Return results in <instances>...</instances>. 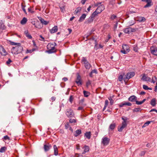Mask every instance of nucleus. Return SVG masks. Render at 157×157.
Masks as SVG:
<instances>
[{
	"label": "nucleus",
	"instance_id": "nucleus-1",
	"mask_svg": "<svg viewBox=\"0 0 157 157\" xmlns=\"http://www.w3.org/2000/svg\"><path fill=\"white\" fill-rule=\"evenodd\" d=\"M23 49V47L21 45V43H18V45L13 47L11 49V52L14 54H17L21 52Z\"/></svg>",
	"mask_w": 157,
	"mask_h": 157
},
{
	"label": "nucleus",
	"instance_id": "nucleus-2",
	"mask_svg": "<svg viewBox=\"0 0 157 157\" xmlns=\"http://www.w3.org/2000/svg\"><path fill=\"white\" fill-rule=\"evenodd\" d=\"M56 45V44L55 43H49L47 45V48L48 50L47 52L49 54L56 52V51L55 47Z\"/></svg>",
	"mask_w": 157,
	"mask_h": 157
},
{
	"label": "nucleus",
	"instance_id": "nucleus-3",
	"mask_svg": "<svg viewBox=\"0 0 157 157\" xmlns=\"http://www.w3.org/2000/svg\"><path fill=\"white\" fill-rule=\"evenodd\" d=\"M121 119L123 120V121L121 123V126H119L118 127V131L120 132H122L123 130L127 126L126 123L127 118L125 119L123 117H122Z\"/></svg>",
	"mask_w": 157,
	"mask_h": 157
},
{
	"label": "nucleus",
	"instance_id": "nucleus-4",
	"mask_svg": "<svg viewBox=\"0 0 157 157\" xmlns=\"http://www.w3.org/2000/svg\"><path fill=\"white\" fill-rule=\"evenodd\" d=\"M81 62H84V66L86 69H89L91 67V64L87 61L86 57H83Z\"/></svg>",
	"mask_w": 157,
	"mask_h": 157
},
{
	"label": "nucleus",
	"instance_id": "nucleus-5",
	"mask_svg": "<svg viewBox=\"0 0 157 157\" xmlns=\"http://www.w3.org/2000/svg\"><path fill=\"white\" fill-rule=\"evenodd\" d=\"M135 75V73L133 72H131L127 73L125 77L123 78L125 82L128 81L129 79L133 77Z\"/></svg>",
	"mask_w": 157,
	"mask_h": 157
},
{
	"label": "nucleus",
	"instance_id": "nucleus-6",
	"mask_svg": "<svg viewBox=\"0 0 157 157\" xmlns=\"http://www.w3.org/2000/svg\"><path fill=\"white\" fill-rule=\"evenodd\" d=\"M122 49L121 51V52L124 54H126L129 51V46L127 44H123Z\"/></svg>",
	"mask_w": 157,
	"mask_h": 157
},
{
	"label": "nucleus",
	"instance_id": "nucleus-7",
	"mask_svg": "<svg viewBox=\"0 0 157 157\" xmlns=\"http://www.w3.org/2000/svg\"><path fill=\"white\" fill-rule=\"evenodd\" d=\"M66 114L69 118L74 117L75 115L73 110L71 109L66 110Z\"/></svg>",
	"mask_w": 157,
	"mask_h": 157
},
{
	"label": "nucleus",
	"instance_id": "nucleus-8",
	"mask_svg": "<svg viewBox=\"0 0 157 157\" xmlns=\"http://www.w3.org/2000/svg\"><path fill=\"white\" fill-rule=\"evenodd\" d=\"M141 80L144 81H147V82H150L151 81V78L150 77H148L147 75L145 74L143 75Z\"/></svg>",
	"mask_w": 157,
	"mask_h": 157
},
{
	"label": "nucleus",
	"instance_id": "nucleus-9",
	"mask_svg": "<svg viewBox=\"0 0 157 157\" xmlns=\"http://www.w3.org/2000/svg\"><path fill=\"white\" fill-rule=\"evenodd\" d=\"M109 138L105 137L102 139V143L104 145H107L109 144Z\"/></svg>",
	"mask_w": 157,
	"mask_h": 157
},
{
	"label": "nucleus",
	"instance_id": "nucleus-10",
	"mask_svg": "<svg viewBox=\"0 0 157 157\" xmlns=\"http://www.w3.org/2000/svg\"><path fill=\"white\" fill-rule=\"evenodd\" d=\"M150 51L151 54L155 56H157V48L151 47L150 48Z\"/></svg>",
	"mask_w": 157,
	"mask_h": 157
},
{
	"label": "nucleus",
	"instance_id": "nucleus-11",
	"mask_svg": "<svg viewBox=\"0 0 157 157\" xmlns=\"http://www.w3.org/2000/svg\"><path fill=\"white\" fill-rule=\"evenodd\" d=\"M105 9L104 6L103 5H101L99 6L96 9V11L98 13H100Z\"/></svg>",
	"mask_w": 157,
	"mask_h": 157
},
{
	"label": "nucleus",
	"instance_id": "nucleus-12",
	"mask_svg": "<svg viewBox=\"0 0 157 157\" xmlns=\"http://www.w3.org/2000/svg\"><path fill=\"white\" fill-rule=\"evenodd\" d=\"M75 82L78 86L82 85V82L81 81V78L79 75H77Z\"/></svg>",
	"mask_w": 157,
	"mask_h": 157
},
{
	"label": "nucleus",
	"instance_id": "nucleus-13",
	"mask_svg": "<svg viewBox=\"0 0 157 157\" xmlns=\"http://www.w3.org/2000/svg\"><path fill=\"white\" fill-rule=\"evenodd\" d=\"M137 99V98L135 95L131 96L128 98V101L132 102H136Z\"/></svg>",
	"mask_w": 157,
	"mask_h": 157
},
{
	"label": "nucleus",
	"instance_id": "nucleus-14",
	"mask_svg": "<svg viewBox=\"0 0 157 157\" xmlns=\"http://www.w3.org/2000/svg\"><path fill=\"white\" fill-rule=\"evenodd\" d=\"M0 53L3 56H6L7 54V52L2 46H0Z\"/></svg>",
	"mask_w": 157,
	"mask_h": 157
},
{
	"label": "nucleus",
	"instance_id": "nucleus-15",
	"mask_svg": "<svg viewBox=\"0 0 157 157\" xmlns=\"http://www.w3.org/2000/svg\"><path fill=\"white\" fill-rule=\"evenodd\" d=\"M52 146L49 144H48V145L44 144V151L46 152L48 151L52 148Z\"/></svg>",
	"mask_w": 157,
	"mask_h": 157
},
{
	"label": "nucleus",
	"instance_id": "nucleus-16",
	"mask_svg": "<svg viewBox=\"0 0 157 157\" xmlns=\"http://www.w3.org/2000/svg\"><path fill=\"white\" fill-rule=\"evenodd\" d=\"M58 30V27L57 26H55L52 28V29L50 30V32L51 33H54L56 32Z\"/></svg>",
	"mask_w": 157,
	"mask_h": 157
},
{
	"label": "nucleus",
	"instance_id": "nucleus-17",
	"mask_svg": "<svg viewBox=\"0 0 157 157\" xmlns=\"http://www.w3.org/2000/svg\"><path fill=\"white\" fill-rule=\"evenodd\" d=\"M91 133L90 132H86L84 134V136L88 139H90L91 138Z\"/></svg>",
	"mask_w": 157,
	"mask_h": 157
},
{
	"label": "nucleus",
	"instance_id": "nucleus-18",
	"mask_svg": "<svg viewBox=\"0 0 157 157\" xmlns=\"http://www.w3.org/2000/svg\"><path fill=\"white\" fill-rule=\"evenodd\" d=\"M94 18L91 16L85 22V23L86 24H89L92 22L94 20Z\"/></svg>",
	"mask_w": 157,
	"mask_h": 157
},
{
	"label": "nucleus",
	"instance_id": "nucleus-19",
	"mask_svg": "<svg viewBox=\"0 0 157 157\" xmlns=\"http://www.w3.org/2000/svg\"><path fill=\"white\" fill-rule=\"evenodd\" d=\"M83 148L84 149V151L82 152V154H84L85 153L89 151V147L86 145H85Z\"/></svg>",
	"mask_w": 157,
	"mask_h": 157
},
{
	"label": "nucleus",
	"instance_id": "nucleus-20",
	"mask_svg": "<svg viewBox=\"0 0 157 157\" xmlns=\"http://www.w3.org/2000/svg\"><path fill=\"white\" fill-rule=\"evenodd\" d=\"M53 148L54 150V155L56 156L58 155V149L56 145H54Z\"/></svg>",
	"mask_w": 157,
	"mask_h": 157
},
{
	"label": "nucleus",
	"instance_id": "nucleus-21",
	"mask_svg": "<svg viewBox=\"0 0 157 157\" xmlns=\"http://www.w3.org/2000/svg\"><path fill=\"white\" fill-rule=\"evenodd\" d=\"M86 14L85 13L83 14L80 17L79 20H78L79 21L82 22V21L85 18Z\"/></svg>",
	"mask_w": 157,
	"mask_h": 157
},
{
	"label": "nucleus",
	"instance_id": "nucleus-22",
	"mask_svg": "<svg viewBox=\"0 0 157 157\" xmlns=\"http://www.w3.org/2000/svg\"><path fill=\"white\" fill-rule=\"evenodd\" d=\"M81 129H77L75 131L74 135L75 137H77L81 133Z\"/></svg>",
	"mask_w": 157,
	"mask_h": 157
},
{
	"label": "nucleus",
	"instance_id": "nucleus-23",
	"mask_svg": "<svg viewBox=\"0 0 157 157\" xmlns=\"http://www.w3.org/2000/svg\"><path fill=\"white\" fill-rule=\"evenodd\" d=\"M26 36L29 39H31L32 38V36L29 33L28 30H26L24 32Z\"/></svg>",
	"mask_w": 157,
	"mask_h": 157
},
{
	"label": "nucleus",
	"instance_id": "nucleus-24",
	"mask_svg": "<svg viewBox=\"0 0 157 157\" xmlns=\"http://www.w3.org/2000/svg\"><path fill=\"white\" fill-rule=\"evenodd\" d=\"M150 104L153 106H155L156 105V99L155 98H153L151 100L150 102Z\"/></svg>",
	"mask_w": 157,
	"mask_h": 157
},
{
	"label": "nucleus",
	"instance_id": "nucleus-25",
	"mask_svg": "<svg viewBox=\"0 0 157 157\" xmlns=\"http://www.w3.org/2000/svg\"><path fill=\"white\" fill-rule=\"evenodd\" d=\"M130 27L124 29V32L126 33L129 34L131 33Z\"/></svg>",
	"mask_w": 157,
	"mask_h": 157
},
{
	"label": "nucleus",
	"instance_id": "nucleus-26",
	"mask_svg": "<svg viewBox=\"0 0 157 157\" xmlns=\"http://www.w3.org/2000/svg\"><path fill=\"white\" fill-rule=\"evenodd\" d=\"M151 1L150 0L147 3V4L144 6V7L145 8L148 7H150L151 5Z\"/></svg>",
	"mask_w": 157,
	"mask_h": 157
},
{
	"label": "nucleus",
	"instance_id": "nucleus-27",
	"mask_svg": "<svg viewBox=\"0 0 157 157\" xmlns=\"http://www.w3.org/2000/svg\"><path fill=\"white\" fill-rule=\"evenodd\" d=\"M41 23H40L39 21L36 22L35 23V27L38 28L39 29L41 28V26L40 25Z\"/></svg>",
	"mask_w": 157,
	"mask_h": 157
},
{
	"label": "nucleus",
	"instance_id": "nucleus-28",
	"mask_svg": "<svg viewBox=\"0 0 157 157\" xmlns=\"http://www.w3.org/2000/svg\"><path fill=\"white\" fill-rule=\"evenodd\" d=\"M27 21V18L24 17L21 21V23L22 25H24L26 24Z\"/></svg>",
	"mask_w": 157,
	"mask_h": 157
},
{
	"label": "nucleus",
	"instance_id": "nucleus-29",
	"mask_svg": "<svg viewBox=\"0 0 157 157\" xmlns=\"http://www.w3.org/2000/svg\"><path fill=\"white\" fill-rule=\"evenodd\" d=\"M82 10V8L81 7H78L77 8L75 11V14H77L78 12H80Z\"/></svg>",
	"mask_w": 157,
	"mask_h": 157
},
{
	"label": "nucleus",
	"instance_id": "nucleus-30",
	"mask_svg": "<svg viewBox=\"0 0 157 157\" xmlns=\"http://www.w3.org/2000/svg\"><path fill=\"white\" fill-rule=\"evenodd\" d=\"M116 126V124L115 123H113L111 124L109 127V128L111 130H113L115 128Z\"/></svg>",
	"mask_w": 157,
	"mask_h": 157
},
{
	"label": "nucleus",
	"instance_id": "nucleus-31",
	"mask_svg": "<svg viewBox=\"0 0 157 157\" xmlns=\"http://www.w3.org/2000/svg\"><path fill=\"white\" fill-rule=\"evenodd\" d=\"M133 50L135 52H138V48L137 46V44H135L133 46Z\"/></svg>",
	"mask_w": 157,
	"mask_h": 157
},
{
	"label": "nucleus",
	"instance_id": "nucleus-32",
	"mask_svg": "<svg viewBox=\"0 0 157 157\" xmlns=\"http://www.w3.org/2000/svg\"><path fill=\"white\" fill-rule=\"evenodd\" d=\"M145 20V18L144 17H140L138 18V21L140 22H144Z\"/></svg>",
	"mask_w": 157,
	"mask_h": 157
},
{
	"label": "nucleus",
	"instance_id": "nucleus-33",
	"mask_svg": "<svg viewBox=\"0 0 157 157\" xmlns=\"http://www.w3.org/2000/svg\"><path fill=\"white\" fill-rule=\"evenodd\" d=\"M83 94L85 97H88L90 94V93L89 92L84 90L83 91Z\"/></svg>",
	"mask_w": 157,
	"mask_h": 157
},
{
	"label": "nucleus",
	"instance_id": "nucleus-34",
	"mask_svg": "<svg viewBox=\"0 0 157 157\" xmlns=\"http://www.w3.org/2000/svg\"><path fill=\"white\" fill-rule=\"evenodd\" d=\"M6 150V147H2L0 149V152L3 153Z\"/></svg>",
	"mask_w": 157,
	"mask_h": 157
},
{
	"label": "nucleus",
	"instance_id": "nucleus-35",
	"mask_svg": "<svg viewBox=\"0 0 157 157\" xmlns=\"http://www.w3.org/2000/svg\"><path fill=\"white\" fill-rule=\"evenodd\" d=\"M98 13H98V12H97V11L96 10H95L92 14V15H91V16L94 18L95 17V16L97 15Z\"/></svg>",
	"mask_w": 157,
	"mask_h": 157
},
{
	"label": "nucleus",
	"instance_id": "nucleus-36",
	"mask_svg": "<svg viewBox=\"0 0 157 157\" xmlns=\"http://www.w3.org/2000/svg\"><path fill=\"white\" fill-rule=\"evenodd\" d=\"M5 27L4 24L2 22H0V29H4Z\"/></svg>",
	"mask_w": 157,
	"mask_h": 157
},
{
	"label": "nucleus",
	"instance_id": "nucleus-37",
	"mask_svg": "<svg viewBox=\"0 0 157 157\" xmlns=\"http://www.w3.org/2000/svg\"><path fill=\"white\" fill-rule=\"evenodd\" d=\"M151 122V121H147L144 124L143 126H142V128L144 127L147 125H148Z\"/></svg>",
	"mask_w": 157,
	"mask_h": 157
},
{
	"label": "nucleus",
	"instance_id": "nucleus-38",
	"mask_svg": "<svg viewBox=\"0 0 157 157\" xmlns=\"http://www.w3.org/2000/svg\"><path fill=\"white\" fill-rule=\"evenodd\" d=\"M123 76L122 75H121L118 77V80L120 81L121 82L122 81L123 79Z\"/></svg>",
	"mask_w": 157,
	"mask_h": 157
},
{
	"label": "nucleus",
	"instance_id": "nucleus-39",
	"mask_svg": "<svg viewBox=\"0 0 157 157\" xmlns=\"http://www.w3.org/2000/svg\"><path fill=\"white\" fill-rule=\"evenodd\" d=\"M140 108H135L133 109V112H138L140 111Z\"/></svg>",
	"mask_w": 157,
	"mask_h": 157
},
{
	"label": "nucleus",
	"instance_id": "nucleus-40",
	"mask_svg": "<svg viewBox=\"0 0 157 157\" xmlns=\"http://www.w3.org/2000/svg\"><path fill=\"white\" fill-rule=\"evenodd\" d=\"M124 105H127L128 106H131L132 105L131 103L129 102H125L124 103Z\"/></svg>",
	"mask_w": 157,
	"mask_h": 157
},
{
	"label": "nucleus",
	"instance_id": "nucleus-41",
	"mask_svg": "<svg viewBox=\"0 0 157 157\" xmlns=\"http://www.w3.org/2000/svg\"><path fill=\"white\" fill-rule=\"evenodd\" d=\"M25 6H24V5H23V4L22 3L21 4V7H22V10H23V11H24V12H25V13L26 14L27 13H26V11L25 9Z\"/></svg>",
	"mask_w": 157,
	"mask_h": 157
},
{
	"label": "nucleus",
	"instance_id": "nucleus-42",
	"mask_svg": "<svg viewBox=\"0 0 157 157\" xmlns=\"http://www.w3.org/2000/svg\"><path fill=\"white\" fill-rule=\"evenodd\" d=\"M154 77V78L153 77L152 78L151 82L154 83L155 82L157 81V78L155 77Z\"/></svg>",
	"mask_w": 157,
	"mask_h": 157
},
{
	"label": "nucleus",
	"instance_id": "nucleus-43",
	"mask_svg": "<svg viewBox=\"0 0 157 157\" xmlns=\"http://www.w3.org/2000/svg\"><path fill=\"white\" fill-rule=\"evenodd\" d=\"M76 122V120H75V119H70L69 120V122L71 123H75Z\"/></svg>",
	"mask_w": 157,
	"mask_h": 157
},
{
	"label": "nucleus",
	"instance_id": "nucleus-44",
	"mask_svg": "<svg viewBox=\"0 0 157 157\" xmlns=\"http://www.w3.org/2000/svg\"><path fill=\"white\" fill-rule=\"evenodd\" d=\"M117 25H118V22H116V24H114V26L113 29H114V31H115V30H116V29L117 28Z\"/></svg>",
	"mask_w": 157,
	"mask_h": 157
},
{
	"label": "nucleus",
	"instance_id": "nucleus-45",
	"mask_svg": "<svg viewBox=\"0 0 157 157\" xmlns=\"http://www.w3.org/2000/svg\"><path fill=\"white\" fill-rule=\"evenodd\" d=\"M73 99V98L72 95H71L69 98V101L71 103Z\"/></svg>",
	"mask_w": 157,
	"mask_h": 157
},
{
	"label": "nucleus",
	"instance_id": "nucleus-46",
	"mask_svg": "<svg viewBox=\"0 0 157 157\" xmlns=\"http://www.w3.org/2000/svg\"><path fill=\"white\" fill-rule=\"evenodd\" d=\"M130 30L131 32H135L136 31V29L135 28H132L130 27Z\"/></svg>",
	"mask_w": 157,
	"mask_h": 157
},
{
	"label": "nucleus",
	"instance_id": "nucleus-47",
	"mask_svg": "<svg viewBox=\"0 0 157 157\" xmlns=\"http://www.w3.org/2000/svg\"><path fill=\"white\" fill-rule=\"evenodd\" d=\"M136 104L138 105H141L143 104V103H142V101H137V100H136Z\"/></svg>",
	"mask_w": 157,
	"mask_h": 157
},
{
	"label": "nucleus",
	"instance_id": "nucleus-48",
	"mask_svg": "<svg viewBox=\"0 0 157 157\" xmlns=\"http://www.w3.org/2000/svg\"><path fill=\"white\" fill-rule=\"evenodd\" d=\"M12 62V61L10 59H9L8 60L6 61V63L7 65H8L10 64V63Z\"/></svg>",
	"mask_w": 157,
	"mask_h": 157
},
{
	"label": "nucleus",
	"instance_id": "nucleus-49",
	"mask_svg": "<svg viewBox=\"0 0 157 157\" xmlns=\"http://www.w3.org/2000/svg\"><path fill=\"white\" fill-rule=\"evenodd\" d=\"M76 157H83V155L81 154H76Z\"/></svg>",
	"mask_w": 157,
	"mask_h": 157
},
{
	"label": "nucleus",
	"instance_id": "nucleus-50",
	"mask_svg": "<svg viewBox=\"0 0 157 157\" xmlns=\"http://www.w3.org/2000/svg\"><path fill=\"white\" fill-rule=\"evenodd\" d=\"M143 88L145 90H148V87L145 85H143Z\"/></svg>",
	"mask_w": 157,
	"mask_h": 157
},
{
	"label": "nucleus",
	"instance_id": "nucleus-51",
	"mask_svg": "<svg viewBox=\"0 0 157 157\" xmlns=\"http://www.w3.org/2000/svg\"><path fill=\"white\" fill-rule=\"evenodd\" d=\"M146 151H142L140 154V156H144L145 154Z\"/></svg>",
	"mask_w": 157,
	"mask_h": 157
},
{
	"label": "nucleus",
	"instance_id": "nucleus-52",
	"mask_svg": "<svg viewBox=\"0 0 157 157\" xmlns=\"http://www.w3.org/2000/svg\"><path fill=\"white\" fill-rule=\"evenodd\" d=\"M91 84V82L90 80H89L86 82V86L87 87H88Z\"/></svg>",
	"mask_w": 157,
	"mask_h": 157
},
{
	"label": "nucleus",
	"instance_id": "nucleus-53",
	"mask_svg": "<svg viewBox=\"0 0 157 157\" xmlns=\"http://www.w3.org/2000/svg\"><path fill=\"white\" fill-rule=\"evenodd\" d=\"M116 17H117L114 14H113V15H112L111 16V19L112 20H113L114 19H115Z\"/></svg>",
	"mask_w": 157,
	"mask_h": 157
},
{
	"label": "nucleus",
	"instance_id": "nucleus-54",
	"mask_svg": "<svg viewBox=\"0 0 157 157\" xmlns=\"http://www.w3.org/2000/svg\"><path fill=\"white\" fill-rule=\"evenodd\" d=\"M70 126L68 123H67V124L65 125V128L66 129H67Z\"/></svg>",
	"mask_w": 157,
	"mask_h": 157
},
{
	"label": "nucleus",
	"instance_id": "nucleus-55",
	"mask_svg": "<svg viewBox=\"0 0 157 157\" xmlns=\"http://www.w3.org/2000/svg\"><path fill=\"white\" fill-rule=\"evenodd\" d=\"M10 42V44H11L12 45H18V43H16L13 42Z\"/></svg>",
	"mask_w": 157,
	"mask_h": 157
},
{
	"label": "nucleus",
	"instance_id": "nucleus-56",
	"mask_svg": "<svg viewBox=\"0 0 157 157\" xmlns=\"http://www.w3.org/2000/svg\"><path fill=\"white\" fill-rule=\"evenodd\" d=\"M4 139L5 140H9L10 139V137L7 136H4Z\"/></svg>",
	"mask_w": 157,
	"mask_h": 157
},
{
	"label": "nucleus",
	"instance_id": "nucleus-57",
	"mask_svg": "<svg viewBox=\"0 0 157 157\" xmlns=\"http://www.w3.org/2000/svg\"><path fill=\"white\" fill-rule=\"evenodd\" d=\"M91 72L93 73H95V74H97V71L95 70V69H94V70H92Z\"/></svg>",
	"mask_w": 157,
	"mask_h": 157
},
{
	"label": "nucleus",
	"instance_id": "nucleus-58",
	"mask_svg": "<svg viewBox=\"0 0 157 157\" xmlns=\"http://www.w3.org/2000/svg\"><path fill=\"white\" fill-rule=\"evenodd\" d=\"M108 103V101L107 100H105V105L107 106Z\"/></svg>",
	"mask_w": 157,
	"mask_h": 157
},
{
	"label": "nucleus",
	"instance_id": "nucleus-59",
	"mask_svg": "<svg viewBox=\"0 0 157 157\" xmlns=\"http://www.w3.org/2000/svg\"><path fill=\"white\" fill-rule=\"evenodd\" d=\"M124 105V103H121L119 105V106L120 107H122Z\"/></svg>",
	"mask_w": 157,
	"mask_h": 157
},
{
	"label": "nucleus",
	"instance_id": "nucleus-60",
	"mask_svg": "<svg viewBox=\"0 0 157 157\" xmlns=\"http://www.w3.org/2000/svg\"><path fill=\"white\" fill-rule=\"evenodd\" d=\"M86 1V0H82L81 1V2L82 4L84 5Z\"/></svg>",
	"mask_w": 157,
	"mask_h": 157
},
{
	"label": "nucleus",
	"instance_id": "nucleus-61",
	"mask_svg": "<svg viewBox=\"0 0 157 157\" xmlns=\"http://www.w3.org/2000/svg\"><path fill=\"white\" fill-rule=\"evenodd\" d=\"M101 4V2H98L96 4H95L94 6H97L98 5H100Z\"/></svg>",
	"mask_w": 157,
	"mask_h": 157
},
{
	"label": "nucleus",
	"instance_id": "nucleus-62",
	"mask_svg": "<svg viewBox=\"0 0 157 157\" xmlns=\"http://www.w3.org/2000/svg\"><path fill=\"white\" fill-rule=\"evenodd\" d=\"M113 103H114V101L113 100H110V104L111 105H112L113 104Z\"/></svg>",
	"mask_w": 157,
	"mask_h": 157
},
{
	"label": "nucleus",
	"instance_id": "nucleus-63",
	"mask_svg": "<svg viewBox=\"0 0 157 157\" xmlns=\"http://www.w3.org/2000/svg\"><path fill=\"white\" fill-rule=\"evenodd\" d=\"M40 21H41V22L43 24L44 23V22L45 21L42 18H41L40 19Z\"/></svg>",
	"mask_w": 157,
	"mask_h": 157
},
{
	"label": "nucleus",
	"instance_id": "nucleus-64",
	"mask_svg": "<svg viewBox=\"0 0 157 157\" xmlns=\"http://www.w3.org/2000/svg\"><path fill=\"white\" fill-rule=\"evenodd\" d=\"M155 92L157 91V82L156 83V86H155Z\"/></svg>",
	"mask_w": 157,
	"mask_h": 157
}]
</instances>
